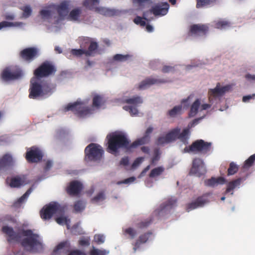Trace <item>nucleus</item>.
I'll use <instances>...</instances> for the list:
<instances>
[{
	"instance_id": "nucleus-19",
	"label": "nucleus",
	"mask_w": 255,
	"mask_h": 255,
	"mask_svg": "<svg viewBox=\"0 0 255 255\" xmlns=\"http://www.w3.org/2000/svg\"><path fill=\"white\" fill-rule=\"evenodd\" d=\"M169 5L167 2H162L153 6L148 11V13H152L155 15H164L168 10Z\"/></svg>"
},
{
	"instance_id": "nucleus-62",
	"label": "nucleus",
	"mask_w": 255,
	"mask_h": 255,
	"mask_svg": "<svg viewBox=\"0 0 255 255\" xmlns=\"http://www.w3.org/2000/svg\"><path fill=\"white\" fill-rule=\"evenodd\" d=\"M141 244H142L138 240H136L135 242L132 244L133 247V253H135L138 249L139 248Z\"/></svg>"
},
{
	"instance_id": "nucleus-10",
	"label": "nucleus",
	"mask_w": 255,
	"mask_h": 255,
	"mask_svg": "<svg viewBox=\"0 0 255 255\" xmlns=\"http://www.w3.org/2000/svg\"><path fill=\"white\" fill-rule=\"evenodd\" d=\"M124 102L128 105L124 106L123 109L128 111L131 115H135L138 113L137 107L142 103L143 100L140 97L136 96L125 99Z\"/></svg>"
},
{
	"instance_id": "nucleus-26",
	"label": "nucleus",
	"mask_w": 255,
	"mask_h": 255,
	"mask_svg": "<svg viewBox=\"0 0 255 255\" xmlns=\"http://www.w3.org/2000/svg\"><path fill=\"white\" fill-rule=\"evenodd\" d=\"M99 3V0H84L82 5L87 9L95 11Z\"/></svg>"
},
{
	"instance_id": "nucleus-46",
	"label": "nucleus",
	"mask_w": 255,
	"mask_h": 255,
	"mask_svg": "<svg viewBox=\"0 0 255 255\" xmlns=\"http://www.w3.org/2000/svg\"><path fill=\"white\" fill-rule=\"evenodd\" d=\"M255 161V154L251 155L248 159H247L244 164V168H249L252 166Z\"/></svg>"
},
{
	"instance_id": "nucleus-12",
	"label": "nucleus",
	"mask_w": 255,
	"mask_h": 255,
	"mask_svg": "<svg viewBox=\"0 0 255 255\" xmlns=\"http://www.w3.org/2000/svg\"><path fill=\"white\" fill-rule=\"evenodd\" d=\"M206 173V169L203 161L199 158L194 159L189 174L201 177L205 175Z\"/></svg>"
},
{
	"instance_id": "nucleus-54",
	"label": "nucleus",
	"mask_w": 255,
	"mask_h": 255,
	"mask_svg": "<svg viewBox=\"0 0 255 255\" xmlns=\"http://www.w3.org/2000/svg\"><path fill=\"white\" fill-rule=\"evenodd\" d=\"M21 9L23 11L22 14L23 17L27 18L31 14L32 10L29 6H24Z\"/></svg>"
},
{
	"instance_id": "nucleus-50",
	"label": "nucleus",
	"mask_w": 255,
	"mask_h": 255,
	"mask_svg": "<svg viewBox=\"0 0 255 255\" xmlns=\"http://www.w3.org/2000/svg\"><path fill=\"white\" fill-rule=\"evenodd\" d=\"M108 254L106 250L93 249L90 252V255H107Z\"/></svg>"
},
{
	"instance_id": "nucleus-45",
	"label": "nucleus",
	"mask_w": 255,
	"mask_h": 255,
	"mask_svg": "<svg viewBox=\"0 0 255 255\" xmlns=\"http://www.w3.org/2000/svg\"><path fill=\"white\" fill-rule=\"evenodd\" d=\"M85 208V203L81 200L76 201L74 205V208L76 212H81Z\"/></svg>"
},
{
	"instance_id": "nucleus-59",
	"label": "nucleus",
	"mask_w": 255,
	"mask_h": 255,
	"mask_svg": "<svg viewBox=\"0 0 255 255\" xmlns=\"http://www.w3.org/2000/svg\"><path fill=\"white\" fill-rule=\"evenodd\" d=\"M143 157H138L135 159L133 163L132 164L131 167L132 168H135L137 167L143 161Z\"/></svg>"
},
{
	"instance_id": "nucleus-33",
	"label": "nucleus",
	"mask_w": 255,
	"mask_h": 255,
	"mask_svg": "<svg viewBox=\"0 0 255 255\" xmlns=\"http://www.w3.org/2000/svg\"><path fill=\"white\" fill-rule=\"evenodd\" d=\"M149 13L148 11H144L143 13V17H141L139 16H136L133 19V22L137 25H140L141 26H144L146 25L145 21L143 20H147V17L148 16Z\"/></svg>"
},
{
	"instance_id": "nucleus-23",
	"label": "nucleus",
	"mask_w": 255,
	"mask_h": 255,
	"mask_svg": "<svg viewBox=\"0 0 255 255\" xmlns=\"http://www.w3.org/2000/svg\"><path fill=\"white\" fill-rule=\"evenodd\" d=\"M14 160L10 154L6 153L0 158V170L14 165Z\"/></svg>"
},
{
	"instance_id": "nucleus-40",
	"label": "nucleus",
	"mask_w": 255,
	"mask_h": 255,
	"mask_svg": "<svg viewBox=\"0 0 255 255\" xmlns=\"http://www.w3.org/2000/svg\"><path fill=\"white\" fill-rule=\"evenodd\" d=\"M182 112V106H175L173 109L168 112V115L170 117H175L178 115H180Z\"/></svg>"
},
{
	"instance_id": "nucleus-37",
	"label": "nucleus",
	"mask_w": 255,
	"mask_h": 255,
	"mask_svg": "<svg viewBox=\"0 0 255 255\" xmlns=\"http://www.w3.org/2000/svg\"><path fill=\"white\" fill-rule=\"evenodd\" d=\"M214 26L218 29H223L230 26V22L226 20H218L213 22Z\"/></svg>"
},
{
	"instance_id": "nucleus-64",
	"label": "nucleus",
	"mask_w": 255,
	"mask_h": 255,
	"mask_svg": "<svg viewBox=\"0 0 255 255\" xmlns=\"http://www.w3.org/2000/svg\"><path fill=\"white\" fill-rule=\"evenodd\" d=\"M255 98V94L247 95L244 96L243 98V101L244 102H249L251 99H254Z\"/></svg>"
},
{
	"instance_id": "nucleus-22",
	"label": "nucleus",
	"mask_w": 255,
	"mask_h": 255,
	"mask_svg": "<svg viewBox=\"0 0 255 255\" xmlns=\"http://www.w3.org/2000/svg\"><path fill=\"white\" fill-rule=\"evenodd\" d=\"M70 249V244L69 242H62L55 248L53 254L54 255H64L68 253Z\"/></svg>"
},
{
	"instance_id": "nucleus-9",
	"label": "nucleus",
	"mask_w": 255,
	"mask_h": 255,
	"mask_svg": "<svg viewBox=\"0 0 255 255\" xmlns=\"http://www.w3.org/2000/svg\"><path fill=\"white\" fill-rule=\"evenodd\" d=\"M23 76L22 70L17 67H7L2 72L1 78L4 81H10L20 79Z\"/></svg>"
},
{
	"instance_id": "nucleus-49",
	"label": "nucleus",
	"mask_w": 255,
	"mask_h": 255,
	"mask_svg": "<svg viewBox=\"0 0 255 255\" xmlns=\"http://www.w3.org/2000/svg\"><path fill=\"white\" fill-rule=\"evenodd\" d=\"M152 234V233L150 232H148L147 233H146L145 234H143L142 235H141L139 236V237L138 238V240L141 244L145 243L147 240H148V238L149 236Z\"/></svg>"
},
{
	"instance_id": "nucleus-25",
	"label": "nucleus",
	"mask_w": 255,
	"mask_h": 255,
	"mask_svg": "<svg viewBox=\"0 0 255 255\" xmlns=\"http://www.w3.org/2000/svg\"><path fill=\"white\" fill-rule=\"evenodd\" d=\"M226 182L225 178L223 177H219L218 178L212 177L211 179L205 181L206 185L212 187L218 185V184H224Z\"/></svg>"
},
{
	"instance_id": "nucleus-63",
	"label": "nucleus",
	"mask_w": 255,
	"mask_h": 255,
	"mask_svg": "<svg viewBox=\"0 0 255 255\" xmlns=\"http://www.w3.org/2000/svg\"><path fill=\"white\" fill-rule=\"evenodd\" d=\"M68 255H86V254L78 250H76L70 252Z\"/></svg>"
},
{
	"instance_id": "nucleus-32",
	"label": "nucleus",
	"mask_w": 255,
	"mask_h": 255,
	"mask_svg": "<svg viewBox=\"0 0 255 255\" xmlns=\"http://www.w3.org/2000/svg\"><path fill=\"white\" fill-rule=\"evenodd\" d=\"M95 12L107 16H113L115 13L113 10L104 7L99 6V5L96 8Z\"/></svg>"
},
{
	"instance_id": "nucleus-20",
	"label": "nucleus",
	"mask_w": 255,
	"mask_h": 255,
	"mask_svg": "<svg viewBox=\"0 0 255 255\" xmlns=\"http://www.w3.org/2000/svg\"><path fill=\"white\" fill-rule=\"evenodd\" d=\"M167 81L164 79H156L151 77H148L142 81L139 84L138 88L139 90H143L147 88L149 86L160 83H165Z\"/></svg>"
},
{
	"instance_id": "nucleus-13",
	"label": "nucleus",
	"mask_w": 255,
	"mask_h": 255,
	"mask_svg": "<svg viewBox=\"0 0 255 255\" xmlns=\"http://www.w3.org/2000/svg\"><path fill=\"white\" fill-rule=\"evenodd\" d=\"M38 56V51L34 47L26 48L19 53L20 57L24 61L30 63Z\"/></svg>"
},
{
	"instance_id": "nucleus-60",
	"label": "nucleus",
	"mask_w": 255,
	"mask_h": 255,
	"mask_svg": "<svg viewBox=\"0 0 255 255\" xmlns=\"http://www.w3.org/2000/svg\"><path fill=\"white\" fill-rule=\"evenodd\" d=\"M56 221L59 225H64L67 223L68 219L65 217H60L56 218Z\"/></svg>"
},
{
	"instance_id": "nucleus-44",
	"label": "nucleus",
	"mask_w": 255,
	"mask_h": 255,
	"mask_svg": "<svg viewBox=\"0 0 255 255\" xmlns=\"http://www.w3.org/2000/svg\"><path fill=\"white\" fill-rule=\"evenodd\" d=\"M123 232L124 234L125 235H128L129 238L131 240L133 239L137 234L136 231L132 228H128L125 229Z\"/></svg>"
},
{
	"instance_id": "nucleus-57",
	"label": "nucleus",
	"mask_w": 255,
	"mask_h": 255,
	"mask_svg": "<svg viewBox=\"0 0 255 255\" xmlns=\"http://www.w3.org/2000/svg\"><path fill=\"white\" fill-rule=\"evenodd\" d=\"M94 241L98 244H103L105 241V237L101 234L95 235L94 237Z\"/></svg>"
},
{
	"instance_id": "nucleus-28",
	"label": "nucleus",
	"mask_w": 255,
	"mask_h": 255,
	"mask_svg": "<svg viewBox=\"0 0 255 255\" xmlns=\"http://www.w3.org/2000/svg\"><path fill=\"white\" fill-rule=\"evenodd\" d=\"M150 139V135H145L140 138L137 139L132 143L130 144L131 149L136 148L137 146L147 143Z\"/></svg>"
},
{
	"instance_id": "nucleus-24",
	"label": "nucleus",
	"mask_w": 255,
	"mask_h": 255,
	"mask_svg": "<svg viewBox=\"0 0 255 255\" xmlns=\"http://www.w3.org/2000/svg\"><path fill=\"white\" fill-rule=\"evenodd\" d=\"M26 184L24 177L17 176L10 179L9 186L12 188H19Z\"/></svg>"
},
{
	"instance_id": "nucleus-7",
	"label": "nucleus",
	"mask_w": 255,
	"mask_h": 255,
	"mask_svg": "<svg viewBox=\"0 0 255 255\" xmlns=\"http://www.w3.org/2000/svg\"><path fill=\"white\" fill-rule=\"evenodd\" d=\"M211 148V143L199 139L193 142L190 145L186 146L184 151L188 153L198 152L206 153L210 151Z\"/></svg>"
},
{
	"instance_id": "nucleus-51",
	"label": "nucleus",
	"mask_w": 255,
	"mask_h": 255,
	"mask_svg": "<svg viewBox=\"0 0 255 255\" xmlns=\"http://www.w3.org/2000/svg\"><path fill=\"white\" fill-rule=\"evenodd\" d=\"M71 53L72 55L75 56L79 57L83 54H85L86 55V50L83 49H72L71 51Z\"/></svg>"
},
{
	"instance_id": "nucleus-8",
	"label": "nucleus",
	"mask_w": 255,
	"mask_h": 255,
	"mask_svg": "<svg viewBox=\"0 0 255 255\" xmlns=\"http://www.w3.org/2000/svg\"><path fill=\"white\" fill-rule=\"evenodd\" d=\"M64 212L63 208L56 203H50L44 206L40 211V216L44 220L50 219L54 214Z\"/></svg>"
},
{
	"instance_id": "nucleus-31",
	"label": "nucleus",
	"mask_w": 255,
	"mask_h": 255,
	"mask_svg": "<svg viewBox=\"0 0 255 255\" xmlns=\"http://www.w3.org/2000/svg\"><path fill=\"white\" fill-rule=\"evenodd\" d=\"M81 13L82 10L80 8H74L69 12L68 17L71 20L79 21Z\"/></svg>"
},
{
	"instance_id": "nucleus-58",
	"label": "nucleus",
	"mask_w": 255,
	"mask_h": 255,
	"mask_svg": "<svg viewBox=\"0 0 255 255\" xmlns=\"http://www.w3.org/2000/svg\"><path fill=\"white\" fill-rule=\"evenodd\" d=\"M149 0H133L134 3H136L139 5V9H142L143 7L142 6L149 2Z\"/></svg>"
},
{
	"instance_id": "nucleus-5",
	"label": "nucleus",
	"mask_w": 255,
	"mask_h": 255,
	"mask_svg": "<svg viewBox=\"0 0 255 255\" xmlns=\"http://www.w3.org/2000/svg\"><path fill=\"white\" fill-rule=\"evenodd\" d=\"M91 107L85 106L83 102L77 101L70 103L65 108L66 112L71 111L78 117L82 118L92 113Z\"/></svg>"
},
{
	"instance_id": "nucleus-61",
	"label": "nucleus",
	"mask_w": 255,
	"mask_h": 255,
	"mask_svg": "<svg viewBox=\"0 0 255 255\" xmlns=\"http://www.w3.org/2000/svg\"><path fill=\"white\" fill-rule=\"evenodd\" d=\"M13 25L14 24L12 22L6 21H3L0 22V30L4 27H10Z\"/></svg>"
},
{
	"instance_id": "nucleus-11",
	"label": "nucleus",
	"mask_w": 255,
	"mask_h": 255,
	"mask_svg": "<svg viewBox=\"0 0 255 255\" xmlns=\"http://www.w3.org/2000/svg\"><path fill=\"white\" fill-rule=\"evenodd\" d=\"M43 156V153L40 149L33 146L27 149L25 159L28 163H37L42 160Z\"/></svg>"
},
{
	"instance_id": "nucleus-29",
	"label": "nucleus",
	"mask_w": 255,
	"mask_h": 255,
	"mask_svg": "<svg viewBox=\"0 0 255 255\" xmlns=\"http://www.w3.org/2000/svg\"><path fill=\"white\" fill-rule=\"evenodd\" d=\"M241 178H239L237 179H235L234 180H233L231 182H230L227 187V189L226 190V193H228L231 192V194H233V191L234 189H235L237 187H238L240 186L241 182Z\"/></svg>"
},
{
	"instance_id": "nucleus-52",
	"label": "nucleus",
	"mask_w": 255,
	"mask_h": 255,
	"mask_svg": "<svg viewBox=\"0 0 255 255\" xmlns=\"http://www.w3.org/2000/svg\"><path fill=\"white\" fill-rule=\"evenodd\" d=\"M32 191V188H29L26 192L21 196L20 197L18 200L17 202L18 203H23L25 200H26L29 195L30 194Z\"/></svg>"
},
{
	"instance_id": "nucleus-36",
	"label": "nucleus",
	"mask_w": 255,
	"mask_h": 255,
	"mask_svg": "<svg viewBox=\"0 0 255 255\" xmlns=\"http://www.w3.org/2000/svg\"><path fill=\"white\" fill-rule=\"evenodd\" d=\"M152 222V219L148 218L136 224V227L139 229H143L148 227Z\"/></svg>"
},
{
	"instance_id": "nucleus-27",
	"label": "nucleus",
	"mask_w": 255,
	"mask_h": 255,
	"mask_svg": "<svg viewBox=\"0 0 255 255\" xmlns=\"http://www.w3.org/2000/svg\"><path fill=\"white\" fill-rule=\"evenodd\" d=\"M190 135V131L189 128H187L183 129L182 131L179 133L177 139H179L185 145L188 144V139Z\"/></svg>"
},
{
	"instance_id": "nucleus-15",
	"label": "nucleus",
	"mask_w": 255,
	"mask_h": 255,
	"mask_svg": "<svg viewBox=\"0 0 255 255\" xmlns=\"http://www.w3.org/2000/svg\"><path fill=\"white\" fill-rule=\"evenodd\" d=\"M209 195V194L208 193L205 194L197 198L195 201L187 204L186 211L189 212L198 207H203L206 203L209 202L207 199V196Z\"/></svg>"
},
{
	"instance_id": "nucleus-48",
	"label": "nucleus",
	"mask_w": 255,
	"mask_h": 255,
	"mask_svg": "<svg viewBox=\"0 0 255 255\" xmlns=\"http://www.w3.org/2000/svg\"><path fill=\"white\" fill-rule=\"evenodd\" d=\"M80 47L81 48H85L86 47L87 45L88 44H90V42H92V39L91 38L88 37H82L80 39Z\"/></svg>"
},
{
	"instance_id": "nucleus-39",
	"label": "nucleus",
	"mask_w": 255,
	"mask_h": 255,
	"mask_svg": "<svg viewBox=\"0 0 255 255\" xmlns=\"http://www.w3.org/2000/svg\"><path fill=\"white\" fill-rule=\"evenodd\" d=\"M196 7L199 8L214 3L216 0H196Z\"/></svg>"
},
{
	"instance_id": "nucleus-30",
	"label": "nucleus",
	"mask_w": 255,
	"mask_h": 255,
	"mask_svg": "<svg viewBox=\"0 0 255 255\" xmlns=\"http://www.w3.org/2000/svg\"><path fill=\"white\" fill-rule=\"evenodd\" d=\"M180 130L181 129L180 128H176L172 129L166 134V138L167 139L169 142H171L177 139V136L178 134H179V133L180 132Z\"/></svg>"
},
{
	"instance_id": "nucleus-47",
	"label": "nucleus",
	"mask_w": 255,
	"mask_h": 255,
	"mask_svg": "<svg viewBox=\"0 0 255 255\" xmlns=\"http://www.w3.org/2000/svg\"><path fill=\"white\" fill-rule=\"evenodd\" d=\"M105 199V194L103 192L99 193L96 196L91 199L92 203H98L103 201Z\"/></svg>"
},
{
	"instance_id": "nucleus-41",
	"label": "nucleus",
	"mask_w": 255,
	"mask_h": 255,
	"mask_svg": "<svg viewBox=\"0 0 255 255\" xmlns=\"http://www.w3.org/2000/svg\"><path fill=\"white\" fill-rule=\"evenodd\" d=\"M98 47V43L96 42L92 41L90 42L88 50H86V56H90L96 51Z\"/></svg>"
},
{
	"instance_id": "nucleus-55",
	"label": "nucleus",
	"mask_w": 255,
	"mask_h": 255,
	"mask_svg": "<svg viewBox=\"0 0 255 255\" xmlns=\"http://www.w3.org/2000/svg\"><path fill=\"white\" fill-rule=\"evenodd\" d=\"M129 57L128 55L117 54L114 55L113 59L115 61H124L127 60Z\"/></svg>"
},
{
	"instance_id": "nucleus-1",
	"label": "nucleus",
	"mask_w": 255,
	"mask_h": 255,
	"mask_svg": "<svg viewBox=\"0 0 255 255\" xmlns=\"http://www.w3.org/2000/svg\"><path fill=\"white\" fill-rule=\"evenodd\" d=\"M1 231L6 235L8 242H20L21 246L27 251L37 253L42 250L43 246L39 240V235L34 233L31 230L21 229L16 232L12 227L4 226L2 227Z\"/></svg>"
},
{
	"instance_id": "nucleus-56",
	"label": "nucleus",
	"mask_w": 255,
	"mask_h": 255,
	"mask_svg": "<svg viewBox=\"0 0 255 255\" xmlns=\"http://www.w3.org/2000/svg\"><path fill=\"white\" fill-rule=\"evenodd\" d=\"M169 143L166 138V135L165 136H159L156 140V144L158 145H163L165 143Z\"/></svg>"
},
{
	"instance_id": "nucleus-6",
	"label": "nucleus",
	"mask_w": 255,
	"mask_h": 255,
	"mask_svg": "<svg viewBox=\"0 0 255 255\" xmlns=\"http://www.w3.org/2000/svg\"><path fill=\"white\" fill-rule=\"evenodd\" d=\"M85 158L90 161L100 160L104 154L102 147L95 143H90L85 149Z\"/></svg>"
},
{
	"instance_id": "nucleus-43",
	"label": "nucleus",
	"mask_w": 255,
	"mask_h": 255,
	"mask_svg": "<svg viewBox=\"0 0 255 255\" xmlns=\"http://www.w3.org/2000/svg\"><path fill=\"white\" fill-rule=\"evenodd\" d=\"M104 103L103 97L100 95H97L94 96L93 99V106L94 107H99Z\"/></svg>"
},
{
	"instance_id": "nucleus-17",
	"label": "nucleus",
	"mask_w": 255,
	"mask_h": 255,
	"mask_svg": "<svg viewBox=\"0 0 255 255\" xmlns=\"http://www.w3.org/2000/svg\"><path fill=\"white\" fill-rule=\"evenodd\" d=\"M70 1L69 0H63L59 4H53L52 7L56 9L59 16L61 17H64L68 14L70 9Z\"/></svg>"
},
{
	"instance_id": "nucleus-2",
	"label": "nucleus",
	"mask_w": 255,
	"mask_h": 255,
	"mask_svg": "<svg viewBox=\"0 0 255 255\" xmlns=\"http://www.w3.org/2000/svg\"><path fill=\"white\" fill-rule=\"evenodd\" d=\"M107 138L108 139L107 151L110 153H116L120 148H125L128 150L131 149L130 141L123 133L113 132L108 135Z\"/></svg>"
},
{
	"instance_id": "nucleus-4",
	"label": "nucleus",
	"mask_w": 255,
	"mask_h": 255,
	"mask_svg": "<svg viewBox=\"0 0 255 255\" xmlns=\"http://www.w3.org/2000/svg\"><path fill=\"white\" fill-rule=\"evenodd\" d=\"M56 68L50 62L46 61L42 63L33 72L35 78L48 77L55 74Z\"/></svg>"
},
{
	"instance_id": "nucleus-14",
	"label": "nucleus",
	"mask_w": 255,
	"mask_h": 255,
	"mask_svg": "<svg viewBox=\"0 0 255 255\" xmlns=\"http://www.w3.org/2000/svg\"><path fill=\"white\" fill-rule=\"evenodd\" d=\"M230 89V85H226L223 87H221L220 83H218L214 89H211L208 91L209 100H211L214 98L223 96Z\"/></svg>"
},
{
	"instance_id": "nucleus-21",
	"label": "nucleus",
	"mask_w": 255,
	"mask_h": 255,
	"mask_svg": "<svg viewBox=\"0 0 255 255\" xmlns=\"http://www.w3.org/2000/svg\"><path fill=\"white\" fill-rule=\"evenodd\" d=\"M70 249V244L69 242H62L55 248L53 254L54 255H64L68 253Z\"/></svg>"
},
{
	"instance_id": "nucleus-18",
	"label": "nucleus",
	"mask_w": 255,
	"mask_h": 255,
	"mask_svg": "<svg viewBox=\"0 0 255 255\" xmlns=\"http://www.w3.org/2000/svg\"><path fill=\"white\" fill-rule=\"evenodd\" d=\"M209 30V27L207 25L197 24H193L190 26V35L195 36H202L206 35Z\"/></svg>"
},
{
	"instance_id": "nucleus-16",
	"label": "nucleus",
	"mask_w": 255,
	"mask_h": 255,
	"mask_svg": "<svg viewBox=\"0 0 255 255\" xmlns=\"http://www.w3.org/2000/svg\"><path fill=\"white\" fill-rule=\"evenodd\" d=\"M83 188L82 183L77 180H73L67 186L66 192L70 196H77L80 194Z\"/></svg>"
},
{
	"instance_id": "nucleus-3",
	"label": "nucleus",
	"mask_w": 255,
	"mask_h": 255,
	"mask_svg": "<svg viewBox=\"0 0 255 255\" xmlns=\"http://www.w3.org/2000/svg\"><path fill=\"white\" fill-rule=\"evenodd\" d=\"M29 92L28 97L30 99H36L50 95L52 90L48 84H41L32 78L30 81Z\"/></svg>"
},
{
	"instance_id": "nucleus-53",
	"label": "nucleus",
	"mask_w": 255,
	"mask_h": 255,
	"mask_svg": "<svg viewBox=\"0 0 255 255\" xmlns=\"http://www.w3.org/2000/svg\"><path fill=\"white\" fill-rule=\"evenodd\" d=\"M32 191V188H29L26 192L21 196L20 197L18 200L17 202L18 203H23L25 200H26L29 195L30 194Z\"/></svg>"
},
{
	"instance_id": "nucleus-35",
	"label": "nucleus",
	"mask_w": 255,
	"mask_h": 255,
	"mask_svg": "<svg viewBox=\"0 0 255 255\" xmlns=\"http://www.w3.org/2000/svg\"><path fill=\"white\" fill-rule=\"evenodd\" d=\"M176 200L170 198L164 203L161 206V210L170 209L174 207L176 205Z\"/></svg>"
},
{
	"instance_id": "nucleus-42",
	"label": "nucleus",
	"mask_w": 255,
	"mask_h": 255,
	"mask_svg": "<svg viewBox=\"0 0 255 255\" xmlns=\"http://www.w3.org/2000/svg\"><path fill=\"white\" fill-rule=\"evenodd\" d=\"M239 170V166L235 162H231L230 163L229 167L228 169V175H233L236 173Z\"/></svg>"
},
{
	"instance_id": "nucleus-34",
	"label": "nucleus",
	"mask_w": 255,
	"mask_h": 255,
	"mask_svg": "<svg viewBox=\"0 0 255 255\" xmlns=\"http://www.w3.org/2000/svg\"><path fill=\"white\" fill-rule=\"evenodd\" d=\"M200 101L196 99L191 106L190 111L189 114V117H194L196 115L200 106Z\"/></svg>"
},
{
	"instance_id": "nucleus-38",
	"label": "nucleus",
	"mask_w": 255,
	"mask_h": 255,
	"mask_svg": "<svg viewBox=\"0 0 255 255\" xmlns=\"http://www.w3.org/2000/svg\"><path fill=\"white\" fill-rule=\"evenodd\" d=\"M165 169L162 166H159L152 169L149 175L150 178H154L160 175L164 171Z\"/></svg>"
}]
</instances>
